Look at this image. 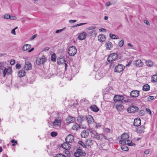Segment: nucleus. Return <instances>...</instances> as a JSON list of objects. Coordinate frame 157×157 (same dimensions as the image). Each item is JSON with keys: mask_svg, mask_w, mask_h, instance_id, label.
Listing matches in <instances>:
<instances>
[{"mask_svg": "<svg viewBox=\"0 0 157 157\" xmlns=\"http://www.w3.org/2000/svg\"><path fill=\"white\" fill-rule=\"evenodd\" d=\"M21 67V65L20 64L17 63L16 65V67L17 69H20Z\"/></svg>", "mask_w": 157, "mask_h": 157, "instance_id": "13d9d810", "label": "nucleus"}, {"mask_svg": "<svg viewBox=\"0 0 157 157\" xmlns=\"http://www.w3.org/2000/svg\"><path fill=\"white\" fill-rule=\"evenodd\" d=\"M150 86L147 84L144 85L143 86V90L144 91H148L150 90Z\"/></svg>", "mask_w": 157, "mask_h": 157, "instance_id": "c9c22d12", "label": "nucleus"}, {"mask_svg": "<svg viewBox=\"0 0 157 157\" xmlns=\"http://www.w3.org/2000/svg\"><path fill=\"white\" fill-rule=\"evenodd\" d=\"M61 146L65 150L69 149L71 147V145L69 144V143L66 142V143H64L62 144Z\"/></svg>", "mask_w": 157, "mask_h": 157, "instance_id": "2eb2a0df", "label": "nucleus"}, {"mask_svg": "<svg viewBox=\"0 0 157 157\" xmlns=\"http://www.w3.org/2000/svg\"><path fill=\"white\" fill-rule=\"evenodd\" d=\"M17 19V17L16 16H10V19L11 20H15Z\"/></svg>", "mask_w": 157, "mask_h": 157, "instance_id": "5fc2aeb1", "label": "nucleus"}, {"mask_svg": "<svg viewBox=\"0 0 157 157\" xmlns=\"http://www.w3.org/2000/svg\"><path fill=\"white\" fill-rule=\"evenodd\" d=\"M124 66L122 64H118L116 66L114 69V71L117 72H121L124 68Z\"/></svg>", "mask_w": 157, "mask_h": 157, "instance_id": "423d86ee", "label": "nucleus"}, {"mask_svg": "<svg viewBox=\"0 0 157 157\" xmlns=\"http://www.w3.org/2000/svg\"><path fill=\"white\" fill-rule=\"evenodd\" d=\"M56 56L55 53H53L51 56V60L52 61L55 62L56 60Z\"/></svg>", "mask_w": 157, "mask_h": 157, "instance_id": "e433bc0d", "label": "nucleus"}, {"mask_svg": "<svg viewBox=\"0 0 157 157\" xmlns=\"http://www.w3.org/2000/svg\"><path fill=\"white\" fill-rule=\"evenodd\" d=\"M11 70V68H8L7 69L6 68H5L3 71L4 77L5 76L7 73L10 74Z\"/></svg>", "mask_w": 157, "mask_h": 157, "instance_id": "c85d7f7f", "label": "nucleus"}, {"mask_svg": "<svg viewBox=\"0 0 157 157\" xmlns=\"http://www.w3.org/2000/svg\"><path fill=\"white\" fill-rule=\"evenodd\" d=\"M74 137L73 135L69 134L67 136L65 139L66 142L71 143L73 142L74 140Z\"/></svg>", "mask_w": 157, "mask_h": 157, "instance_id": "9d476101", "label": "nucleus"}, {"mask_svg": "<svg viewBox=\"0 0 157 157\" xmlns=\"http://www.w3.org/2000/svg\"><path fill=\"white\" fill-rule=\"evenodd\" d=\"M11 142L12 143H13V144L12 145V146H14L15 145V144H17V141L14 139L12 140L11 141Z\"/></svg>", "mask_w": 157, "mask_h": 157, "instance_id": "de8ad7c7", "label": "nucleus"}, {"mask_svg": "<svg viewBox=\"0 0 157 157\" xmlns=\"http://www.w3.org/2000/svg\"><path fill=\"white\" fill-rule=\"evenodd\" d=\"M66 29V27H64V28H63L62 29L57 30L56 31V33H60V32H62V31H63V30H64V29Z\"/></svg>", "mask_w": 157, "mask_h": 157, "instance_id": "09e8293b", "label": "nucleus"}, {"mask_svg": "<svg viewBox=\"0 0 157 157\" xmlns=\"http://www.w3.org/2000/svg\"><path fill=\"white\" fill-rule=\"evenodd\" d=\"M119 143L120 144H125V140H124L122 139L119 141Z\"/></svg>", "mask_w": 157, "mask_h": 157, "instance_id": "3c124183", "label": "nucleus"}, {"mask_svg": "<svg viewBox=\"0 0 157 157\" xmlns=\"http://www.w3.org/2000/svg\"><path fill=\"white\" fill-rule=\"evenodd\" d=\"M56 157H66V155L61 153L58 154L56 155Z\"/></svg>", "mask_w": 157, "mask_h": 157, "instance_id": "a18cd8bd", "label": "nucleus"}, {"mask_svg": "<svg viewBox=\"0 0 157 157\" xmlns=\"http://www.w3.org/2000/svg\"><path fill=\"white\" fill-rule=\"evenodd\" d=\"M88 124H92L94 122V121L93 118L91 116H86V119Z\"/></svg>", "mask_w": 157, "mask_h": 157, "instance_id": "4468645a", "label": "nucleus"}, {"mask_svg": "<svg viewBox=\"0 0 157 157\" xmlns=\"http://www.w3.org/2000/svg\"><path fill=\"white\" fill-rule=\"evenodd\" d=\"M113 100L115 101V103L118 102L126 103L129 102V99H126L125 97L122 95H115L113 98Z\"/></svg>", "mask_w": 157, "mask_h": 157, "instance_id": "f03ea898", "label": "nucleus"}, {"mask_svg": "<svg viewBox=\"0 0 157 157\" xmlns=\"http://www.w3.org/2000/svg\"><path fill=\"white\" fill-rule=\"evenodd\" d=\"M24 68L26 70H31L32 68V64L29 62H26L25 63Z\"/></svg>", "mask_w": 157, "mask_h": 157, "instance_id": "4be33fe9", "label": "nucleus"}, {"mask_svg": "<svg viewBox=\"0 0 157 157\" xmlns=\"http://www.w3.org/2000/svg\"><path fill=\"white\" fill-rule=\"evenodd\" d=\"M86 24H87L86 23H83L78 24H77V26H81L83 25H84Z\"/></svg>", "mask_w": 157, "mask_h": 157, "instance_id": "338daca9", "label": "nucleus"}, {"mask_svg": "<svg viewBox=\"0 0 157 157\" xmlns=\"http://www.w3.org/2000/svg\"><path fill=\"white\" fill-rule=\"evenodd\" d=\"M46 58L43 56L41 58L37 59L36 63L38 65H40L44 64L46 61Z\"/></svg>", "mask_w": 157, "mask_h": 157, "instance_id": "39448f33", "label": "nucleus"}, {"mask_svg": "<svg viewBox=\"0 0 157 157\" xmlns=\"http://www.w3.org/2000/svg\"><path fill=\"white\" fill-rule=\"evenodd\" d=\"M96 27L95 26H92L89 27L87 28V29L89 30L94 29Z\"/></svg>", "mask_w": 157, "mask_h": 157, "instance_id": "864d4df0", "label": "nucleus"}, {"mask_svg": "<svg viewBox=\"0 0 157 157\" xmlns=\"http://www.w3.org/2000/svg\"><path fill=\"white\" fill-rule=\"evenodd\" d=\"M94 142V140H92L90 139H88L86 140L85 141V144L86 146H90L93 145V144Z\"/></svg>", "mask_w": 157, "mask_h": 157, "instance_id": "a211bd4d", "label": "nucleus"}, {"mask_svg": "<svg viewBox=\"0 0 157 157\" xmlns=\"http://www.w3.org/2000/svg\"><path fill=\"white\" fill-rule=\"evenodd\" d=\"M25 72L23 70H21L19 71L18 75L20 77H22L25 75Z\"/></svg>", "mask_w": 157, "mask_h": 157, "instance_id": "bb28decb", "label": "nucleus"}, {"mask_svg": "<svg viewBox=\"0 0 157 157\" xmlns=\"http://www.w3.org/2000/svg\"><path fill=\"white\" fill-rule=\"evenodd\" d=\"M144 23H145L146 25H150V23L147 20H144Z\"/></svg>", "mask_w": 157, "mask_h": 157, "instance_id": "052dcab7", "label": "nucleus"}, {"mask_svg": "<svg viewBox=\"0 0 157 157\" xmlns=\"http://www.w3.org/2000/svg\"><path fill=\"white\" fill-rule=\"evenodd\" d=\"M58 135V133L56 132H51L50 135L51 136L53 137H54Z\"/></svg>", "mask_w": 157, "mask_h": 157, "instance_id": "c03bdc74", "label": "nucleus"}, {"mask_svg": "<svg viewBox=\"0 0 157 157\" xmlns=\"http://www.w3.org/2000/svg\"><path fill=\"white\" fill-rule=\"evenodd\" d=\"M124 40H121L118 43L119 46L120 47H122L124 45Z\"/></svg>", "mask_w": 157, "mask_h": 157, "instance_id": "a19ab883", "label": "nucleus"}, {"mask_svg": "<svg viewBox=\"0 0 157 157\" xmlns=\"http://www.w3.org/2000/svg\"><path fill=\"white\" fill-rule=\"evenodd\" d=\"M106 49L107 50H110V48L112 47V44L110 42H107L105 44Z\"/></svg>", "mask_w": 157, "mask_h": 157, "instance_id": "2f4dec72", "label": "nucleus"}, {"mask_svg": "<svg viewBox=\"0 0 157 157\" xmlns=\"http://www.w3.org/2000/svg\"><path fill=\"white\" fill-rule=\"evenodd\" d=\"M4 68V67L2 65L0 67V73L1 72H3Z\"/></svg>", "mask_w": 157, "mask_h": 157, "instance_id": "680f3d73", "label": "nucleus"}, {"mask_svg": "<svg viewBox=\"0 0 157 157\" xmlns=\"http://www.w3.org/2000/svg\"><path fill=\"white\" fill-rule=\"evenodd\" d=\"M138 110V108L136 106H132L127 109V111L128 113H134L137 112Z\"/></svg>", "mask_w": 157, "mask_h": 157, "instance_id": "0eeeda50", "label": "nucleus"}, {"mask_svg": "<svg viewBox=\"0 0 157 157\" xmlns=\"http://www.w3.org/2000/svg\"><path fill=\"white\" fill-rule=\"evenodd\" d=\"M89 134V131L88 130H83L81 133V136L82 138L87 137Z\"/></svg>", "mask_w": 157, "mask_h": 157, "instance_id": "f3484780", "label": "nucleus"}, {"mask_svg": "<svg viewBox=\"0 0 157 157\" xmlns=\"http://www.w3.org/2000/svg\"><path fill=\"white\" fill-rule=\"evenodd\" d=\"M77 49L75 46H72L70 47L68 50V53L71 56H73L77 53Z\"/></svg>", "mask_w": 157, "mask_h": 157, "instance_id": "20e7f679", "label": "nucleus"}, {"mask_svg": "<svg viewBox=\"0 0 157 157\" xmlns=\"http://www.w3.org/2000/svg\"><path fill=\"white\" fill-rule=\"evenodd\" d=\"M83 128L84 127H82L81 125L75 124L73 126L72 129L73 130H76L77 131L80 128Z\"/></svg>", "mask_w": 157, "mask_h": 157, "instance_id": "6ab92c4d", "label": "nucleus"}, {"mask_svg": "<svg viewBox=\"0 0 157 157\" xmlns=\"http://www.w3.org/2000/svg\"><path fill=\"white\" fill-rule=\"evenodd\" d=\"M129 136L127 134L124 133L121 136V138L122 139L126 140L129 138Z\"/></svg>", "mask_w": 157, "mask_h": 157, "instance_id": "f704fd0d", "label": "nucleus"}, {"mask_svg": "<svg viewBox=\"0 0 157 157\" xmlns=\"http://www.w3.org/2000/svg\"><path fill=\"white\" fill-rule=\"evenodd\" d=\"M121 149L125 151H127L128 150V147L122 145L121 146Z\"/></svg>", "mask_w": 157, "mask_h": 157, "instance_id": "79ce46f5", "label": "nucleus"}, {"mask_svg": "<svg viewBox=\"0 0 157 157\" xmlns=\"http://www.w3.org/2000/svg\"><path fill=\"white\" fill-rule=\"evenodd\" d=\"M86 119V116H81L77 118V121L78 122L81 123L84 121Z\"/></svg>", "mask_w": 157, "mask_h": 157, "instance_id": "b1692460", "label": "nucleus"}, {"mask_svg": "<svg viewBox=\"0 0 157 157\" xmlns=\"http://www.w3.org/2000/svg\"><path fill=\"white\" fill-rule=\"evenodd\" d=\"M102 74L101 73L98 72L96 74L95 78L98 80L100 79L102 77Z\"/></svg>", "mask_w": 157, "mask_h": 157, "instance_id": "72a5a7b5", "label": "nucleus"}, {"mask_svg": "<svg viewBox=\"0 0 157 157\" xmlns=\"http://www.w3.org/2000/svg\"><path fill=\"white\" fill-rule=\"evenodd\" d=\"M35 81L34 77L33 76L27 79V82L30 84H32Z\"/></svg>", "mask_w": 157, "mask_h": 157, "instance_id": "7c9ffc66", "label": "nucleus"}, {"mask_svg": "<svg viewBox=\"0 0 157 157\" xmlns=\"http://www.w3.org/2000/svg\"><path fill=\"white\" fill-rule=\"evenodd\" d=\"M78 143L81 146H82L83 147L86 148V144H85H85L84 143L82 142L81 141H79Z\"/></svg>", "mask_w": 157, "mask_h": 157, "instance_id": "37998d69", "label": "nucleus"}, {"mask_svg": "<svg viewBox=\"0 0 157 157\" xmlns=\"http://www.w3.org/2000/svg\"><path fill=\"white\" fill-rule=\"evenodd\" d=\"M152 81L153 82H157V75H153L151 77Z\"/></svg>", "mask_w": 157, "mask_h": 157, "instance_id": "4c0bfd02", "label": "nucleus"}, {"mask_svg": "<svg viewBox=\"0 0 157 157\" xmlns=\"http://www.w3.org/2000/svg\"><path fill=\"white\" fill-rule=\"evenodd\" d=\"M145 128L143 125H142L140 127H138L137 129V131L138 133H141L144 132V129Z\"/></svg>", "mask_w": 157, "mask_h": 157, "instance_id": "393cba45", "label": "nucleus"}, {"mask_svg": "<svg viewBox=\"0 0 157 157\" xmlns=\"http://www.w3.org/2000/svg\"><path fill=\"white\" fill-rule=\"evenodd\" d=\"M125 144L128 145V146H135V144L132 143L131 140H125Z\"/></svg>", "mask_w": 157, "mask_h": 157, "instance_id": "c756f323", "label": "nucleus"}, {"mask_svg": "<svg viewBox=\"0 0 157 157\" xmlns=\"http://www.w3.org/2000/svg\"><path fill=\"white\" fill-rule=\"evenodd\" d=\"M10 15L9 14H5L4 16V18L6 19H10Z\"/></svg>", "mask_w": 157, "mask_h": 157, "instance_id": "603ef678", "label": "nucleus"}, {"mask_svg": "<svg viewBox=\"0 0 157 157\" xmlns=\"http://www.w3.org/2000/svg\"><path fill=\"white\" fill-rule=\"evenodd\" d=\"M146 110L147 112V113L148 114L150 115L151 114V112L149 109L146 108Z\"/></svg>", "mask_w": 157, "mask_h": 157, "instance_id": "4d7b16f0", "label": "nucleus"}, {"mask_svg": "<svg viewBox=\"0 0 157 157\" xmlns=\"http://www.w3.org/2000/svg\"><path fill=\"white\" fill-rule=\"evenodd\" d=\"M118 57V55L116 53H113L110 54L107 58V60L109 63H111L110 66L113 67L117 64L118 61L117 62L116 61L117 60Z\"/></svg>", "mask_w": 157, "mask_h": 157, "instance_id": "f257e3e1", "label": "nucleus"}, {"mask_svg": "<svg viewBox=\"0 0 157 157\" xmlns=\"http://www.w3.org/2000/svg\"><path fill=\"white\" fill-rule=\"evenodd\" d=\"M140 91L134 90L131 91L130 94V96L132 98H136L138 97L140 95Z\"/></svg>", "mask_w": 157, "mask_h": 157, "instance_id": "6e6552de", "label": "nucleus"}, {"mask_svg": "<svg viewBox=\"0 0 157 157\" xmlns=\"http://www.w3.org/2000/svg\"><path fill=\"white\" fill-rule=\"evenodd\" d=\"M77 21L75 20H69V22L71 23H75Z\"/></svg>", "mask_w": 157, "mask_h": 157, "instance_id": "e2e57ef3", "label": "nucleus"}, {"mask_svg": "<svg viewBox=\"0 0 157 157\" xmlns=\"http://www.w3.org/2000/svg\"><path fill=\"white\" fill-rule=\"evenodd\" d=\"M65 59L64 57H59L57 59V62L58 64H60L64 63Z\"/></svg>", "mask_w": 157, "mask_h": 157, "instance_id": "a878e982", "label": "nucleus"}, {"mask_svg": "<svg viewBox=\"0 0 157 157\" xmlns=\"http://www.w3.org/2000/svg\"><path fill=\"white\" fill-rule=\"evenodd\" d=\"M141 120L139 118H136L134 120L133 125L135 126H139L141 124Z\"/></svg>", "mask_w": 157, "mask_h": 157, "instance_id": "f8f14e48", "label": "nucleus"}, {"mask_svg": "<svg viewBox=\"0 0 157 157\" xmlns=\"http://www.w3.org/2000/svg\"><path fill=\"white\" fill-rule=\"evenodd\" d=\"M105 131L106 132H110V129L109 128H105Z\"/></svg>", "mask_w": 157, "mask_h": 157, "instance_id": "774afa93", "label": "nucleus"}, {"mask_svg": "<svg viewBox=\"0 0 157 157\" xmlns=\"http://www.w3.org/2000/svg\"><path fill=\"white\" fill-rule=\"evenodd\" d=\"M66 154V155L67 156H69L70 155V153L68 149L65 150V151L63 152V154Z\"/></svg>", "mask_w": 157, "mask_h": 157, "instance_id": "49530a36", "label": "nucleus"}, {"mask_svg": "<svg viewBox=\"0 0 157 157\" xmlns=\"http://www.w3.org/2000/svg\"><path fill=\"white\" fill-rule=\"evenodd\" d=\"M149 152H150L149 150L148 149H147V150H146L144 151V153L145 154L147 155L149 153Z\"/></svg>", "mask_w": 157, "mask_h": 157, "instance_id": "0e129e2a", "label": "nucleus"}, {"mask_svg": "<svg viewBox=\"0 0 157 157\" xmlns=\"http://www.w3.org/2000/svg\"><path fill=\"white\" fill-rule=\"evenodd\" d=\"M90 108L91 111L95 112H97L99 109V108L94 105H91Z\"/></svg>", "mask_w": 157, "mask_h": 157, "instance_id": "aec40b11", "label": "nucleus"}, {"mask_svg": "<svg viewBox=\"0 0 157 157\" xmlns=\"http://www.w3.org/2000/svg\"><path fill=\"white\" fill-rule=\"evenodd\" d=\"M74 155L76 157L85 156L86 153L84 151L80 149H77L76 151L74 153Z\"/></svg>", "mask_w": 157, "mask_h": 157, "instance_id": "7ed1b4c3", "label": "nucleus"}, {"mask_svg": "<svg viewBox=\"0 0 157 157\" xmlns=\"http://www.w3.org/2000/svg\"><path fill=\"white\" fill-rule=\"evenodd\" d=\"M87 34L85 32H82L80 33L78 37V39L80 40H83L86 37Z\"/></svg>", "mask_w": 157, "mask_h": 157, "instance_id": "9b49d317", "label": "nucleus"}, {"mask_svg": "<svg viewBox=\"0 0 157 157\" xmlns=\"http://www.w3.org/2000/svg\"><path fill=\"white\" fill-rule=\"evenodd\" d=\"M67 123H70L74 122L75 118L74 117H69L66 119Z\"/></svg>", "mask_w": 157, "mask_h": 157, "instance_id": "cd10ccee", "label": "nucleus"}, {"mask_svg": "<svg viewBox=\"0 0 157 157\" xmlns=\"http://www.w3.org/2000/svg\"><path fill=\"white\" fill-rule=\"evenodd\" d=\"M98 41L101 42L105 41L106 39L105 36L103 34H99L98 37Z\"/></svg>", "mask_w": 157, "mask_h": 157, "instance_id": "dca6fc26", "label": "nucleus"}, {"mask_svg": "<svg viewBox=\"0 0 157 157\" xmlns=\"http://www.w3.org/2000/svg\"><path fill=\"white\" fill-rule=\"evenodd\" d=\"M109 36L112 39H117L119 38V37L111 33L109 34Z\"/></svg>", "mask_w": 157, "mask_h": 157, "instance_id": "58836bf2", "label": "nucleus"}, {"mask_svg": "<svg viewBox=\"0 0 157 157\" xmlns=\"http://www.w3.org/2000/svg\"><path fill=\"white\" fill-rule=\"evenodd\" d=\"M125 103L120 102L115 103L117 110L118 111H121L124 108V106L123 105V104Z\"/></svg>", "mask_w": 157, "mask_h": 157, "instance_id": "1a4fd4ad", "label": "nucleus"}, {"mask_svg": "<svg viewBox=\"0 0 157 157\" xmlns=\"http://www.w3.org/2000/svg\"><path fill=\"white\" fill-rule=\"evenodd\" d=\"M11 33L14 35H16L15 29H13L11 32Z\"/></svg>", "mask_w": 157, "mask_h": 157, "instance_id": "69168bd1", "label": "nucleus"}, {"mask_svg": "<svg viewBox=\"0 0 157 157\" xmlns=\"http://www.w3.org/2000/svg\"><path fill=\"white\" fill-rule=\"evenodd\" d=\"M134 64L136 66L142 67L143 65V63L140 60H137L135 61Z\"/></svg>", "mask_w": 157, "mask_h": 157, "instance_id": "5701e85b", "label": "nucleus"}, {"mask_svg": "<svg viewBox=\"0 0 157 157\" xmlns=\"http://www.w3.org/2000/svg\"><path fill=\"white\" fill-rule=\"evenodd\" d=\"M31 47V45L29 44H25L22 48V49L24 51H26L30 49Z\"/></svg>", "mask_w": 157, "mask_h": 157, "instance_id": "473e14b6", "label": "nucleus"}, {"mask_svg": "<svg viewBox=\"0 0 157 157\" xmlns=\"http://www.w3.org/2000/svg\"><path fill=\"white\" fill-rule=\"evenodd\" d=\"M154 97L153 96H151L147 98V100L148 101H151L154 99Z\"/></svg>", "mask_w": 157, "mask_h": 157, "instance_id": "8fccbe9b", "label": "nucleus"}, {"mask_svg": "<svg viewBox=\"0 0 157 157\" xmlns=\"http://www.w3.org/2000/svg\"><path fill=\"white\" fill-rule=\"evenodd\" d=\"M90 132L91 133H92V135L93 136V137L94 138H96L97 140H99L100 138V135L97 133L95 131H93L92 130H91L90 131Z\"/></svg>", "mask_w": 157, "mask_h": 157, "instance_id": "ddd939ff", "label": "nucleus"}, {"mask_svg": "<svg viewBox=\"0 0 157 157\" xmlns=\"http://www.w3.org/2000/svg\"><path fill=\"white\" fill-rule=\"evenodd\" d=\"M15 61L14 59H12L10 61V64L11 65H13L15 64Z\"/></svg>", "mask_w": 157, "mask_h": 157, "instance_id": "bf43d9fd", "label": "nucleus"}, {"mask_svg": "<svg viewBox=\"0 0 157 157\" xmlns=\"http://www.w3.org/2000/svg\"><path fill=\"white\" fill-rule=\"evenodd\" d=\"M146 63L147 66L149 67H151L153 65V62L150 60L146 61Z\"/></svg>", "mask_w": 157, "mask_h": 157, "instance_id": "ea45409f", "label": "nucleus"}, {"mask_svg": "<svg viewBox=\"0 0 157 157\" xmlns=\"http://www.w3.org/2000/svg\"><path fill=\"white\" fill-rule=\"evenodd\" d=\"M52 124L54 127H56L60 125L61 121L59 120L56 119L54 121L52 122Z\"/></svg>", "mask_w": 157, "mask_h": 157, "instance_id": "412c9836", "label": "nucleus"}, {"mask_svg": "<svg viewBox=\"0 0 157 157\" xmlns=\"http://www.w3.org/2000/svg\"><path fill=\"white\" fill-rule=\"evenodd\" d=\"M50 48L49 47H46L42 49V51H47L49 50Z\"/></svg>", "mask_w": 157, "mask_h": 157, "instance_id": "6e6d98bb", "label": "nucleus"}]
</instances>
